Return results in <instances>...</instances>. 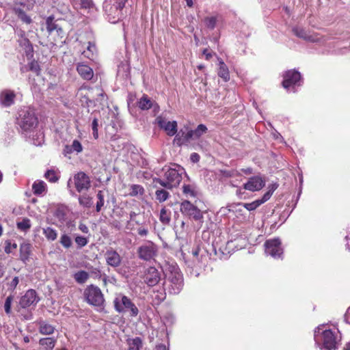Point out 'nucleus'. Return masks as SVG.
I'll list each match as a JSON object with an SVG mask.
<instances>
[{"mask_svg":"<svg viewBox=\"0 0 350 350\" xmlns=\"http://www.w3.org/2000/svg\"><path fill=\"white\" fill-rule=\"evenodd\" d=\"M38 121L33 109L26 107L19 112L18 124L22 134L35 146H40L43 142L44 135L36 129Z\"/></svg>","mask_w":350,"mask_h":350,"instance_id":"nucleus-1","label":"nucleus"},{"mask_svg":"<svg viewBox=\"0 0 350 350\" xmlns=\"http://www.w3.org/2000/svg\"><path fill=\"white\" fill-rule=\"evenodd\" d=\"M314 340L320 350H336L340 340L338 332L328 328L325 324L315 328Z\"/></svg>","mask_w":350,"mask_h":350,"instance_id":"nucleus-2","label":"nucleus"},{"mask_svg":"<svg viewBox=\"0 0 350 350\" xmlns=\"http://www.w3.org/2000/svg\"><path fill=\"white\" fill-rule=\"evenodd\" d=\"M163 170L164 172L163 178H155L154 182L167 189L179 185L183 175L185 174V169L177 164H172L170 167L163 168Z\"/></svg>","mask_w":350,"mask_h":350,"instance_id":"nucleus-3","label":"nucleus"},{"mask_svg":"<svg viewBox=\"0 0 350 350\" xmlns=\"http://www.w3.org/2000/svg\"><path fill=\"white\" fill-rule=\"evenodd\" d=\"M165 289L170 294L177 295L183 289L184 285L183 276L176 265H168L165 271Z\"/></svg>","mask_w":350,"mask_h":350,"instance_id":"nucleus-4","label":"nucleus"},{"mask_svg":"<svg viewBox=\"0 0 350 350\" xmlns=\"http://www.w3.org/2000/svg\"><path fill=\"white\" fill-rule=\"evenodd\" d=\"M185 262L188 267L191 269H203L208 261V253L204 248L195 246L188 254H183Z\"/></svg>","mask_w":350,"mask_h":350,"instance_id":"nucleus-5","label":"nucleus"},{"mask_svg":"<svg viewBox=\"0 0 350 350\" xmlns=\"http://www.w3.org/2000/svg\"><path fill=\"white\" fill-rule=\"evenodd\" d=\"M128 0H105L103 11L105 18L111 23L119 22L122 17V10Z\"/></svg>","mask_w":350,"mask_h":350,"instance_id":"nucleus-6","label":"nucleus"},{"mask_svg":"<svg viewBox=\"0 0 350 350\" xmlns=\"http://www.w3.org/2000/svg\"><path fill=\"white\" fill-rule=\"evenodd\" d=\"M79 94L83 99L81 101L85 102L88 106L92 104L95 105L97 103L102 104L105 97L103 90L99 87L91 88L83 85L79 89Z\"/></svg>","mask_w":350,"mask_h":350,"instance_id":"nucleus-7","label":"nucleus"},{"mask_svg":"<svg viewBox=\"0 0 350 350\" xmlns=\"http://www.w3.org/2000/svg\"><path fill=\"white\" fill-rule=\"evenodd\" d=\"M115 310L118 313L129 312L135 317L139 314V310L131 299L123 294H118L113 299Z\"/></svg>","mask_w":350,"mask_h":350,"instance_id":"nucleus-8","label":"nucleus"},{"mask_svg":"<svg viewBox=\"0 0 350 350\" xmlns=\"http://www.w3.org/2000/svg\"><path fill=\"white\" fill-rule=\"evenodd\" d=\"M86 301L94 306L103 308L105 299L101 290L94 284L88 286L83 293Z\"/></svg>","mask_w":350,"mask_h":350,"instance_id":"nucleus-9","label":"nucleus"},{"mask_svg":"<svg viewBox=\"0 0 350 350\" xmlns=\"http://www.w3.org/2000/svg\"><path fill=\"white\" fill-rule=\"evenodd\" d=\"M137 253L139 259L151 261L157 256L158 247L152 241H147L138 247Z\"/></svg>","mask_w":350,"mask_h":350,"instance_id":"nucleus-10","label":"nucleus"},{"mask_svg":"<svg viewBox=\"0 0 350 350\" xmlns=\"http://www.w3.org/2000/svg\"><path fill=\"white\" fill-rule=\"evenodd\" d=\"M301 77L299 72L293 70L286 72L282 81L283 87L288 92H295L296 87L301 85Z\"/></svg>","mask_w":350,"mask_h":350,"instance_id":"nucleus-11","label":"nucleus"},{"mask_svg":"<svg viewBox=\"0 0 350 350\" xmlns=\"http://www.w3.org/2000/svg\"><path fill=\"white\" fill-rule=\"evenodd\" d=\"M180 210L182 214L195 221L202 222L203 215L201 211L189 201H183L180 204Z\"/></svg>","mask_w":350,"mask_h":350,"instance_id":"nucleus-12","label":"nucleus"},{"mask_svg":"<svg viewBox=\"0 0 350 350\" xmlns=\"http://www.w3.org/2000/svg\"><path fill=\"white\" fill-rule=\"evenodd\" d=\"M293 32L298 38H302L308 42L324 44L327 41V38L317 33L308 32L301 27H294L293 29Z\"/></svg>","mask_w":350,"mask_h":350,"instance_id":"nucleus-13","label":"nucleus"},{"mask_svg":"<svg viewBox=\"0 0 350 350\" xmlns=\"http://www.w3.org/2000/svg\"><path fill=\"white\" fill-rule=\"evenodd\" d=\"M265 253L274 258H279L283 254V249L279 239H269L265 243Z\"/></svg>","mask_w":350,"mask_h":350,"instance_id":"nucleus-14","label":"nucleus"},{"mask_svg":"<svg viewBox=\"0 0 350 350\" xmlns=\"http://www.w3.org/2000/svg\"><path fill=\"white\" fill-rule=\"evenodd\" d=\"M73 181L79 193L88 191L91 185L90 177L83 172L76 174L73 177Z\"/></svg>","mask_w":350,"mask_h":350,"instance_id":"nucleus-15","label":"nucleus"},{"mask_svg":"<svg viewBox=\"0 0 350 350\" xmlns=\"http://www.w3.org/2000/svg\"><path fill=\"white\" fill-rule=\"evenodd\" d=\"M156 122L158 126L166 132L167 135L174 136L177 133L176 121H168L165 118L159 116L157 118Z\"/></svg>","mask_w":350,"mask_h":350,"instance_id":"nucleus-16","label":"nucleus"},{"mask_svg":"<svg viewBox=\"0 0 350 350\" xmlns=\"http://www.w3.org/2000/svg\"><path fill=\"white\" fill-rule=\"evenodd\" d=\"M144 279L149 286H154L160 281L161 273L155 267H150L145 271Z\"/></svg>","mask_w":350,"mask_h":350,"instance_id":"nucleus-17","label":"nucleus"},{"mask_svg":"<svg viewBox=\"0 0 350 350\" xmlns=\"http://www.w3.org/2000/svg\"><path fill=\"white\" fill-rule=\"evenodd\" d=\"M39 300L36 291L33 289H29L21 297L19 304L22 308H25L31 305H36Z\"/></svg>","mask_w":350,"mask_h":350,"instance_id":"nucleus-18","label":"nucleus"},{"mask_svg":"<svg viewBox=\"0 0 350 350\" xmlns=\"http://www.w3.org/2000/svg\"><path fill=\"white\" fill-rule=\"evenodd\" d=\"M265 186V180L258 176L251 177L248 181L244 184V189L251 191L260 190Z\"/></svg>","mask_w":350,"mask_h":350,"instance_id":"nucleus-19","label":"nucleus"},{"mask_svg":"<svg viewBox=\"0 0 350 350\" xmlns=\"http://www.w3.org/2000/svg\"><path fill=\"white\" fill-rule=\"evenodd\" d=\"M106 262L112 267H118L120 265L122 258L120 254L114 250H107L105 254Z\"/></svg>","mask_w":350,"mask_h":350,"instance_id":"nucleus-20","label":"nucleus"},{"mask_svg":"<svg viewBox=\"0 0 350 350\" xmlns=\"http://www.w3.org/2000/svg\"><path fill=\"white\" fill-rule=\"evenodd\" d=\"M189 133V126H185L184 129H180L178 132H177L175 134L174 144H176L178 146H181L189 142L191 140V138L187 137V135Z\"/></svg>","mask_w":350,"mask_h":350,"instance_id":"nucleus-21","label":"nucleus"},{"mask_svg":"<svg viewBox=\"0 0 350 350\" xmlns=\"http://www.w3.org/2000/svg\"><path fill=\"white\" fill-rule=\"evenodd\" d=\"M16 94L14 91L10 90H3L0 93V105L3 107H8L14 103Z\"/></svg>","mask_w":350,"mask_h":350,"instance_id":"nucleus-22","label":"nucleus"},{"mask_svg":"<svg viewBox=\"0 0 350 350\" xmlns=\"http://www.w3.org/2000/svg\"><path fill=\"white\" fill-rule=\"evenodd\" d=\"M83 146L81 143L77 140L74 139L70 145H66L63 149V154L65 157L68 156L72 153L77 154L83 151Z\"/></svg>","mask_w":350,"mask_h":350,"instance_id":"nucleus-23","label":"nucleus"},{"mask_svg":"<svg viewBox=\"0 0 350 350\" xmlns=\"http://www.w3.org/2000/svg\"><path fill=\"white\" fill-rule=\"evenodd\" d=\"M138 107L142 110H148L152 107L154 110L159 109V105L150 98L146 94H144L137 102Z\"/></svg>","mask_w":350,"mask_h":350,"instance_id":"nucleus-24","label":"nucleus"},{"mask_svg":"<svg viewBox=\"0 0 350 350\" xmlns=\"http://www.w3.org/2000/svg\"><path fill=\"white\" fill-rule=\"evenodd\" d=\"M77 70L85 80H91L94 77L92 68L84 63H79L77 66Z\"/></svg>","mask_w":350,"mask_h":350,"instance_id":"nucleus-25","label":"nucleus"},{"mask_svg":"<svg viewBox=\"0 0 350 350\" xmlns=\"http://www.w3.org/2000/svg\"><path fill=\"white\" fill-rule=\"evenodd\" d=\"M37 325L38 326L39 332L41 334L51 335L53 334L55 329L53 325L49 323L46 321L39 320L37 321Z\"/></svg>","mask_w":350,"mask_h":350,"instance_id":"nucleus-26","label":"nucleus"},{"mask_svg":"<svg viewBox=\"0 0 350 350\" xmlns=\"http://www.w3.org/2000/svg\"><path fill=\"white\" fill-rule=\"evenodd\" d=\"M46 30L49 33H52L54 31H56L58 36H60L63 33L62 27H60L54 20V17L52 16H49L46 20Z\"/></svg>","mask_w":350,"mask_h":350,"instance_id":"nucleus-27","label":"nucleus"},{"mask_svg":"<svg viewBox=\"0 0 350 350\" xmlns=\"http://www.w3.org/2000/svg\"><path fill=\"white\" fill-rule=\"evenodd\" d=\"M207 130V127L204 124H200L194 130L189 129V133L187 135V137H191V140L198 139L206 133Z\"/></svg>","mask_w":350,"mask_h":350,"instance_id":"nucleus-28","label":"nucleus"},{"mask_svg":"<svg viewBox=\"0 0 350 350\" xmlns=\"http://www.w3.org/2000/svg\"><path fill=\"white\" fill-rule=\"evenodd\" d=\"M46 184L40 180H36L32 185V190L35 195L40 196L46 192Z\"/></svg>","mask_w":350,"mask_h":350,"instance_id":"nucleus-29","label":"nucleus"},{"mask_svg":"<svg viewBox=\"0 0 350 350\" xmlns=\"http://www.w3.org/2000/svg\"><path fill=\"white\" fill-rule=\"evenodd\" d=\"M56 342L57 339L54 337L43 338L39 340V345L44 348L45 350H53Z\"/></svg>","mask_w":350,"mask_h":350,"instance_id":"nucleus-30","label":"nucleus"},{"mask_svg":"<svg viewBox=\"0 0 350 350\" xmlns=\"http://www.w3.org/2000/svg\"><path fill=\"white\" fill-rule=\"evenodd\" d=\"M218 76L224 79V81L230 80V73L228 66L222 60L219 62Z\"/></svg>","mask_w":350,"mask_h":350,"instance_id":"nucleus-31","label":"nucleus"},{"mask_svg":"<svg viewBox=\"0 0 350 350\" xmlns=\"http://www.w3.org/2000/svg\"><path fill=\"white\" fill-rule=\"evenodd\" d=\"M183 193L188 198H196L198 194V189L193 185H184L183 186Z\"/></svg>","mask_w":350,"mask_h":350,"instance_id":"nucleus-32","label":"nucleus"},{"mask_svg":"<svg viewBox=\"0 0 350 350\" xmlns=\"http://www.w3.org/2000/svg\"><path fill=\"white\" fill-rule=\"evenodd\" d=\"M83 55L90 59H94L96 57L97 49L94 43L89 42L87 49L83 52Z\"/></svg>","mask_w":350,"mask_h":350,"instance_id":"nucleus-33","label":"nucleus"},{"mask_svg":"<svg viewBox=\"0 0 350 350\" xmlns=\"http://www.w3.org/2000/svg\"><path fill=\"white\" fill-rule=\"evenodd\" d=\"M170 197V193L163 188H159L155 191V199L160 203L164 202Z\"/></svg>","mask_w":350,"mask_h":350,"instance_id":"nucleus-34","label":"nucleus"},{"mask_svg":"<svg viewBox=\"0 0 350 350\" xmlns=\"http://www.w3.org/2000/svg\"><path fill=\"white\" fill-rule=\"evenodd\" d=\"M130 191L129 195L132 197L142 196L145 192L144 188L142 185L135 184L130 186Z\"/></svg>","mask_w":350,"mask_h":350,"instance_id":"nucleus-35","label":"nucleus"},{"mask_svg":"<svg viewBox=\"0 0 350 350\" xmlns=\"http://www.w3.org/2000/svg\"><path fill=\"white\" fill-rule=\"evenodd\" d=\"M30 254V246L29 244H23L20 247V258L23 262H26L29 259Z\"/></svg>","mask_w":350,"mask_h":350,"instance_id":"nucleus-36","label":"nucleus"},{"mask_svg":"<svg viewBox=\"0 0 350 350\" xmlns=\"http://www.w3.org/2000/svg\"><path fill=\"white\" fill-rule=\"evenodd\" d=\"M128 350H139L142 346V340L139 337H135L128 341Z\"/></svg>","mask_w":350,"mask_h":350,"instance_id":"nucleus-37","label":"nucleus"},{"mask_svg":"<svg viewBox=\"0 0 350 350\" xmlns=\"http://www.w3.org/2000/svg\"><path fill=\"white\" fill-rule=\"evenodd\" d=\"M89 273L85 271H79L74 274V279L78 284H84L89 278Z\"/></svg>","mask_w":350,"mask_h":350,"instance_id":"nucleus-38","label":"nucleus"},{"mask_svg":"<svg viewBox=\"0 0 350 350\" xmlns=\"http://www.w3.org/2000/svg\"><path fill=\"white\" fill-rule=\"evenodd\" d=\"M159 220L163 224H168L171 220V213L165 207L160 211Z\"/></svg>","mask_w":350,"mask_h":350,"instance_id":"nucleus-39","label":"nucleus"},{"mask_svg":"<svg viewBox=\"0 0 350 350\" xmlns=\"http://www.w3.org/2000/svg\"><path fill=\"white\" fill-rule=\"evenodd\" d=\"M72 1L77 8L88 9L93 5L92 0H72Z\"/></svg>","mask_w":350,"mask_h":350,"instance_id":"nucleus-40","label":"nucleus"},{"mask_svg":"<svg viewBox=\"0 0 350 350\" xmlns=\"http://www.w3.org/2000/svg\"><path fill=\"white\" fill-rule=\"evenodd\" d=\"M43 234L49 241H55L57 237V231L51 227L44 228Z\"/></svg>","mask_w":350,"mask_h":350,"instance_id":"nucleus-41","label":"nucleus"},{"mask_svg":"<svg viewBox=\"0 0 350 350\" xmlns=\"http://www.w3.org/2000/svg\"><path fill=\"white\" fill-rule=\"evenodd\" d=\"M44 176L51 183H56L59 178V175L54 170H48Z\"/></svg>","mask_w":350,"mask_h":350,"instance_id":"nucleus-42","label":"nucleus"},{"mask_svg":"<svg viewBox=\"0 0 350 350\" xmlns=\"http://www.w3.org/2000/svg\"><path fill=\"white\" fill-rule=\"evenodd\" d=\"M217 22V17L216 16H206L204 18V23L206 27L211 30L215 29Z\"/></svg>","mask_w":350,"mask_h":350,"instance_id":"nucleus-43","label":"nucleus"},{"mask_svg":"<svg viewBox=\"0 0 350 350\" xmlns=\"http://www.w3.org/2000/svg\"><path fill=\"white\" fill-rule=\"evenodd\" d=\"M277 185H271L269 187V190L263 195L261 199H258L261 204L270 199L274 191L277 189Z\"/></svg>","mask_w":350,"mask_h":350,"instance_id":"nucleus-44","label":"nucleus"},{"mask_svg":"<svg viewBox=\"0 0 350 350\" xmlns=\"http://www.w3.org/2000/svg\"><path fill=\"white\" fill-rule=\"evenodd\" d=\"M152 297L155 304H159L165 299V293L163 291H154Z\"/></svg>","mask_w":350,"mask_h":350,"instance_id":"nucleus-45","label":"nucleus"},{"mask_svg":"<svg viewBox=\"0 0 350 350\" xmlns=\"http://www.w3.org/2000/svg\"><path fill=\"white\" fill-rule=\"evenodd\" d=\"M79 202L80 205L86 208L90 207L92 204V198L87 195L80 196L79 197Z\"/></svg>","mask_w":350,"mask_h":350,"instance_id":"nucleus-46","label":"nucleus"},{"mask_svg":"<svg viewBox=\"0 0 350 350\" xmlns=\"http://www.w3.org/2000/svg\"><path fill=\"white\" fill-rule=\"evenodd\" d=\"M15 12L18 15V18L27 24H29L31 22V18L26 14V13L21 9L17 8L15 9Z\"/></svg>","mask_w":350,"mask_h":350,"instance_id":"nucleus-47","label":"nucleus"},{"mask_svg":"<svg viewBox=\"0 0 350 350\" xmlns=\"http://www.w3.org/2000/svg\"><path fill=\"white\" fill-rule=\"evenodd\" d=\"M59 243L64 247L68 249L72 245V239L68 234H63L60 237Z\"/></svg>","mask_w":350,"mask_h":350,"instance_id":"nucleus-48","label":"nucleus"},{"mask_svg":"<svg viewBox=\"0 0 350 350\" xmlns=\"http://www.w3.org/2000/svg\"><path fill=\"white\" fill-rule=\"evenodd\" d=\"M241 205L247 211H254L258 206L261 205L260 202L258 200H254L250 203H243Z\"/></svg>","mask_w":350,"mask_h":350,"instance_id":"nucleus-49","label":"nucleus"},{"mask_svg":"<svg viewBox=\"0 0 350 350\" xmlns=\"http://www.w3.org/2000/svg\"><path fill=\"white\" fill-rule=\"evenodd\" d=\"M75 241L76 244L77 245V247L81 248V247L85 246L88 243L89 241H88V239L85 237L77 235L75 237Z\"/></svg>","mask_w":350,"mask_h":350,"instance_id":"nucleus-50","label":"nucleus"},{"mask_svg":"<svg viewBox=\"0 0 350 350\" xmlns=\"http://www.w3.org/2000/svg\"><path fill=\"white\" fill-rule=\"evenodd\" d=\"M17 227L21 230L27 231L31 227L30 220L29 219H23L21 221L17 223Z\"/></svg>","mask_w":350,"mask_h":350,"instance_id":"nucleus-51","label":"nucleus"},{"mask_svg":"<svg viewBox=\"0 0 350 350\" xmlns=\"http://www.w3.org/2000/svg\"><path fill=\"white\" fill-rule=\"evenodd\" d=\"M96 196L98 198V202L96 203V210L97 212H100L101 210V208L104 206V203H105L104 196L103 194V191H98Z\"/></svg>","mask_w":350,"mask_h":350,"instance_id":"nucleus-52","label":"nucleus"},{"mask_svg":"<svg viewBox=\"0 0 350 350\" xmlns=\"http://www.w3.org/2000/svg\"><path fill=\"white\" fill-rule=\"evenodd\" d=\"M92 134L93 137L95 139L98 138V120L96 118H94L92 122Z\"/></svg>","mask_w":350,"mask_h":350,"instance_id":"nucleus-53","label":"nucleus"},{"mask_svg":"<svg viewBox=\"0 0 350 350\" xmlns=\"http://www.w3.org/2000/svg\"><path fill=\"white\" fill-rule=\"evenodd\" d=\"M36 0H18V3L27 10L33 8Z\"/></svg>","mask_w":350,"mask_h":350,"instance_id":"nucleus-54","label":"nucleus"},{"mask_svg":"<svg viewBox=\"0 0 350 350\" xmlns=\"http://www.w3.org/2000/svg\"><path fill=\"white\" fill-rule=\"evenodd\" d=\"M13 301V297L10 295L7 297L4 304V310L7 314H10L11 313V306Z\"/></svg>","mask_w":350,"mask_h":350,"instance_id":"nucleus-55","label":"nucleus"},{"mask_svg":"<svg viewBox=\"0 0 350 350\" xmlns=\"http://www.w3.org/2000/svg\"><path fill=\"white\" fill-rule=\"evenodd\" d=\"M17 245L15 243H12L10 241H5V252L6 254H10L13 249H16Z\"/></svg>","mask_w":350,"mask_h":350,"instance_id":"nucleus-56","label":"nucleus"},{"mask_svg":"<svg viewBox=\"0 0 350 350\" xmlns=\"http://www.w3.org/2000/svg\"><path fill=\"white\" fill-rule=\"evenodd\" d=\"M55 216L59 220V221H64L66 219V213L62 208H57L55 211Z\"/></svg>","mask_w":350,"mask_h":350,"instance_id":"nucleus-57","label":"nucleus"},{"mask_svg":"<svg viewBox=\"0 0 350 350\" xmlns=\"http://www.w3.org/2000/svg\"><path fill=\"white\" fill-rule=\"evenodd\" d=\"M137 233L141 237H146L148 234V229L145 227H139L137 228Z\"/></svg>","mask_w":350,"mask_h":350,"instance_id":"nucleus-58","label":"nucleus"},{"mask_svg":"<svg viewBox=\"0 0 350 350\" xmlns=\"http://www.w3.org/2000/svg\"><path fill=\"white\" fill-rule=\"evenodd\" d=\"M30 70L38 75L40 71L38 64L36 62H31L30 64Z\"/></svg>","mask_w":350,"mask_h":350,"instance_id":"nucleus-59","label":"nucleus"},{"mask_svg":"<svg viewBox=\"0 0 350 350\" xmlns=\"http://www.w3.org/2000/svg\"><path fill=\"white\" fill-rule=\"evenodd\" d=\"M18 282H19V279L17 276L14 277L12 280L11 281V282L10 283V287L14 290L16 288V287L17 286V285L18 284Z\"/></svg>","mask_w":350,"mask_h":350,"instance_id":"nucleus-60","label":"nucleus"},{"mask_svg":"<svg viewBox=\"0 0 350 350\" xmlns=\"http://www.w3.org/2000/svg\"><path fill=\"white\" fill-rule=\"evenodd\" d=\"M79 229L83 233L88 234L89 232L88 227L84 224L81 223L79 226Z\"/></svg>","mask_w":350,"mask_h":350,"instance_id":"nucleus-61","label":"nucleus"},{"mask_svg":"<svg viewBox=\"0 0 350 350\" xmlns=\"http://www.w3.org/2000/svg\"><path fill=\"white\" fill-rule=\"evenodd\" d=\"M190 159L193 163H197L200 160V156L198 153H192L190 157Z\"/></svg>","mask_w":350,"mask_h":350,"instance_id":"nucleus-62","label":"nucleus"},{"mask_svg":"<svg viewBox=\"0 0 350 350\" xmlns=\"http://www.w3.org/2000/svg\"><path fill=\"white\" fill-rule=\"evenodd\" d=\"M345 321L350 324V306L348 308L345 314Z\"/></svg>","mask_w":350,"mask_h":350,"instance_id":"nucleus-63","label":"nucleus"},{"mask_svg":"<svg viewBox=\"0 0 350 350\" xmlns=\"http://www.w3.org/2000/svg\"><path fill=\"white\" fill-rule=\"evenodd\" d=\"M345 240H346V244H345L346 248L348 250H350V231H349V233L346 236Z\"/></svg>","mask_w":350,"mask_h":350,"instance_id":"nucleus-64","label":"nucleus"}]
</instances>
